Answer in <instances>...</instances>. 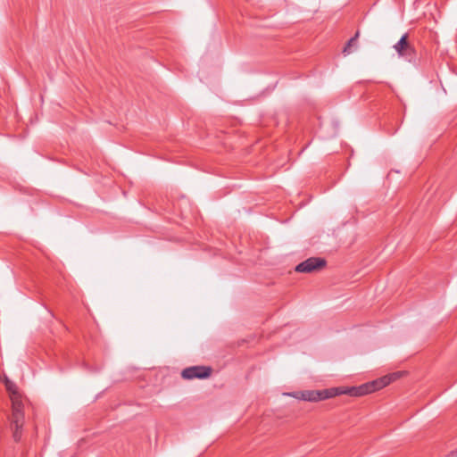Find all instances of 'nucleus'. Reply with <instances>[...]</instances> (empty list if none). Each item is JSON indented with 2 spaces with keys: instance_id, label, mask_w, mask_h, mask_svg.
I'll return each instance as SVG.
<instances>
[{
  "instance_id": "1",
  "label": "nucleus",
  "mask_w": 457,
  "mask_h": 457,
  "mask_svg": "<svg viewBox=\"0 0 457 457\" xmlns=\"http://www.w3.org/2000/svg\"><path fill=\"white\" fill-rule=\"evenodd\" d=\"M395 374L385 376L372 382H369L360 386L353 387H332L324 390H305L288 394L289 395L308 402H319L321 400L329 399L339 395H349L351 396H362L377 390H379L389 385Z\"/></svg>"
},
{
  "instance_id": "2",
  "label": "nucleus",
  "mask_w": 457,
  "mask_h": 457,
  "mask_svg": "<svg viewBox=\"0 0 457 457\" xmlns=\"http://www.w3.org/2000/svg\"><path fill=\"white\" fill-rule=\"evenodd\" d=\"M12 408L11 426L22 427L24 423V413L23 404L20 395H16L14 393V395L12 396Z\"/></svg>"
},
{
  "instance_id": "3",
  "label": "nucleus",
  "mask_w": 457,
  "mask_h": 457,
  "mask_svg": "<svg viewBox=\"0 0 457 457\" xmlns=\"http://www.w3.org/2000/svg\"><path fill=\"white\" fill-rule=\"evenodd\" d=\"M212 368L207 366H192L182 370L181 376L185 379L207 378L212 374Z\"/></svg>"
},
{
  "instance_id": "4",
  "label": "nucleus",
  "mask_w": 457,
  "mask_h": 457,
  "mask_svg": "<svg viewBox=\"0 0 457 457\" xmlns=\"http://www.w3.org/2000/svg\"><path fill=\"white\" fill-rule=\"evenodd\" d=\"M326 261L322 258L311 257L302 262L295 267V271L302 273H311L325 267Z\"/></svg>"
},
{
  "instance_id": "5",
  "label": "nucleus",
  "mask_w": 457,
  "mask_h": 457,
  "mask_svg": "<svg viewBox=\"0 0 457 457\" xmlns=\"http://www.w3.org/2000/svg\"><path fill=\"white\" fill-rule=\"evenodd\" d=\"M394 49L399 56L404 58H411L415 54L413 46L408 41V34L402 36L400 40L394 46Z\"/></svg>"
},
{
  "instance_id": "6",
  "label": "nucleus",
  "mask_w": 457,
  "mask_h": 457,
  "mask_svg": "<svg viewBox=\"0 0 457 457\" xmlns=\"http://www.w3.org/2000/svg\"><path fill=\"white\" fill-rule=\"evenodd\" d=\"M359 35H360V33H359V31H357L355 33V35L348 40L346 46H345V48L343 50V53L345 54H349L352 53V47L356 44Z\"/></svg>"
},
{
  "instance_id": "7",
  "label": "nucleus",
  "mask_w": 457,
  "mask_h": 457,
  "mask_svg": "<svg viewBox=\"0 0 457 457\" xmlns=\"http://www.w3.org/2000/svg\"><path fill=\"white\" fill-rule=\"evenodd\" d=\"M21 428L22 427H12V429L13 430L12 436L16 442H19L21 438Z\"/></svg>"
},
{
  "instance_id": "8",
  "label": "nucleus",
  "mask_w": 457,
  "mask_h": 457,
  "mask_svg": "<svg viewBox=\"0 0 457 457\" xmlns=\"http://www.w3.org/2000/svg\"><path fill=\"white\" fill-rule=\"evenodd\" d=\"M6 389L10 392L11 397L14 395V393L16 395H19V393L16 390L15 385L10 381L6 382Z\"/></svg>"
},
{
  "instance_id": "9",
  "label": "nucleus",
  "mask_w": 457,
  "mask_h": 457,
  "mask_svg": "<svg viewBox=\"0 0 457 457\" xmlns=\"http://www.w3.org/2000/svg\"><path fill=\"white\" fill-rule=\"evenodd\" d=\"M456 456H457V449L451 451V452L447 454V457H456Z\"/></svg>"
}]
</instances>
